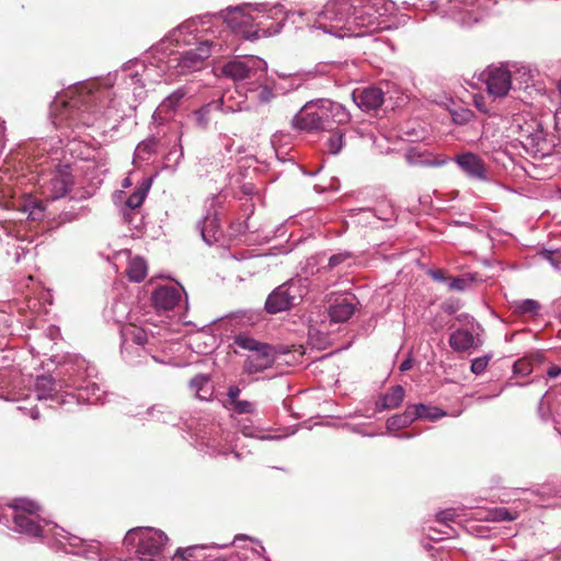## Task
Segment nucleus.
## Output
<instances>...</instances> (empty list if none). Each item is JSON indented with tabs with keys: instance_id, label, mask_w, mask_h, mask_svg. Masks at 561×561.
Here are the masks:
<instances>
[{
	"instance_id": "obj_1",
	"label": "nucleus",
	"mask_w": 561,
	"mask_h": 561,
	"mask_svg": "<svg viewBox=\"0 0 561 561\" xmlns=\"http://www.w3.org/2000/svg\"><path fill=\"white\" fill-rule=\"evenodd\" d=\"M164 44L151 47L154 62L130 60L101 82L78 84L57 95L51 104L53 123L69 141L85 129L105 135L146 98V82H159L168 73L171 78L199 71L211 54L208 39L182 53H165Z\"/></svg>"
},
{
	"instance_id": "obj_2",
	"label": "nucleus",
	"mask_w": 561,
	"mask_h": 561,
	"mask_svg": "<svg viewBox=\"0 0 561 561\" xmlns=\"http://www.w3.org/2000/svg\"><path fill=\"white\" fill-rule=\"evenodd\" d=\"M394 10L391 0H330L318 13V28L343 38L363 36L376 30H387L385 16Z\"/></svg>"
},
{
	"instance_id": "obj_3",
	"label": "nucleus",
	"mask_w": 561,
	"mask_h": 561,
	"mask_svg": "<svg viewBox=\"0 0 561 561\" xmlns=\"http://www.w3.org/2000/svg\"><path fill=\"white\" fill-rule=\"evenodd\" d=\"M10 508L12 510V525L9 528L12 530L31 537H48L51 533L56 545L67 553L82 556L85 561H102L98 546L83 545L80 538L56 526L49 529L43 527L36 515L39 506L34 501L23 497L15 499Z\"/></svg>"
},
{
	"instance_id": "obj_4",
	"label": "nucleus",
	"mask_w": 561,
	"mask_h": 561,
	"mask_svg": "<svg viewBox=\"0 0 561 561\" xmlns=\"http://www.w3.org/2000/svg\"><path fill=\"white\" fill-rule=\"evenodd\" d=\"M233 32L241 34L248 41H255L261 36L278 34L288 13L279 3L267 5L265 3H244L229 7L218 13Z\"/></svg>"
},
{
	"instance_id": "obj_5",
	"label": "nucleus",
	"mask_w": 561,
	"mask_h": 561,
	"mask_svg": "<svg viewBox=\"0 0 561 561\" xmlns=\"http://www.w3.org/2000/svg\"><path fill=\"white\" fill-rule=\"evenodd\" d=\"M350 113L340 103L329 99H318L307 102L293 117V126L297 129L332 130L335 125H344L350 121Z\"/></svg>"
},
{
	"instance_id": "obj_6",
	"label": "nucleus",
	"mask_w": 561,
	"mask_h": 561,
	"mask_svg": "<svg viewBox=\"0 0 561 561\" xmlns=\"http://www.w3.org/2000/svg\"><path fill=\"white\" fill-rule=\"evenodd\" d=\"M491 4L492 0H431L427 7L461 26H472L484 18Z\"/></svg>"
},
{
	"instance_id": "obj_7",
	"label": "nucleus",
	"mask_w": 561,
	"mask_h": 561,
	"mask_svg": "<svg viewBox=\"0 0 561 561\" xmlns=\"http://www.w3.org/2000/svg\"><path fill=\"white\" fill-rule=\"evenodd\" d=\"M167 542V535L151 527L133 528L124 538L125 547L134 550L140 561H161Z\"/></svg>"
},
{
	"instance_id": "obj_8",
	"label": "nucleus",
	"mask_w": 561,
	"mask_h": 561,
	"mask_svg": "<svg viewBox=\"0 0 561 561\" xmlns=\"http://www.w3.org/2000/svg\"><path fill=\"white\" fill-rule=\"evenodd\" d=\"M70 374L71 366L66 369L67 378L55 380L51 376H38L34 383L35 398L38 401H49V408H60L70 412L69 404L75 402V396L73 392L67 391L70 386H65V383H70Z\"/></svg>"
},
{
	"instance_id": "obj_9",
	"label": "nucleus",
	"mask_w": 561,
	"mask_h": 561,
	"mask_svg": "<svg viewBox=\"0 0 561 561\" xmlns=\"http://www.w3.org/2000/svg\"><path fill=\"white\" fill-rule=\"evenodd\" d=\"M220 72L234 82L260 83L266 77L267 62L254 55L238 56L225 62Z\"/></svg>"
},
{
	"instance_id": "obj_10",
	"label": "nucleus",
	"mask_w": 561,
	"mask_h": 561,
	"mask_svg": "<svg viewBox=\"0 0 561 561\" xmlns=\"http://www.w3.org/2000/svg\"><path fill=\"white\" fill-rule=\"evenodd\" d=\"M309 291L306 278H291L276 287L265 301L268 313H278L298 305Z\"/></svg>"
},
{
	"instance_id": "obj_11",
	"label": "nucleus",
	"mask_w": 561,
	"mask_h": 561,
	"mask_svg": "<svg viewBox=\"0 0 561 561\" xmlns=\"http://www.w3.org/2000/svg\"><path fill=\"white\" fill-rule=\"evenodd\" d=\"M82 369H85L83 362L71 366L70 383H65V386H70L71 389L77 391V393H73L75 402L69 404L71 411L81 402L89 404H103L105 402L106 391L98 382L83 377L81 374Z\"/></svg>"
},
{
	"instance_id": "obj_12",
	"label": "nucleus",
	"mask_w": 561,
	"mask_h": 561,
	"mask_svg": "<svg viewBox=\"0 0 561 561\" xmlns=\"http://www.w3.org/2000/svg\"><path fill=\"white\" fill-rule=\"evenodd\" d=\"M121 353L125 362L136 365L147 356L145 345L148 343V334L145 329L133 323L121 328Z\"/></svg>"
},
{
	"instance_id": "obj_13",
	"label": "nucleus",
	"mask_w": 561,
	"mask_h": 561,
	"mask_svg": "<svg viewBox=\"0 0 561 561\" xmlns=\"http://www.w3.org/2000/svg\"><path fill=\"white\" fill-rule=\"evenodd\" d=\"M241 111V102L230 104V94H222L220 99L213 100L192 112V119L194 125L199 129H206L213 121L215 112H222L225 114L236 113Z\"/></svg>"
},
{
	"instance_id": "obj_14",
	"label": "nucleus",
	"mask_w": 561,
	"mask_h": 561,
	"mask_svg": "<svg viewBox=\"0 0 561 561\" xmlns=\"http://www.w3.org/2000/svg\"><path fill=\"white\" fill-rule=\"evenodd\" d=\"M485 76L488 92L494 98H503L513 89L512 72L506 67H490Z\"/></svg>"
},
{
	"instance_id": "obj_15",
	"label": "nucleus",
	"mask_w": 561,
	"mask_h": 561,
	"mask_svg": "<svg viewBox=\"0 0 561 561\" xmlns=\"http://www.w3.org/2000/svg\"><path fill=\"white\" fill-rule=\"evenodd\" d=\"M482 328L479 323H471V329H458L449 335V346L455 352H468L471 348H478L483 341L480 336Z\"/></svg>"
},
{
	"instance_id": "obj_16",
	"label": "nucleus",
	"mask_w": 561,
	"mask_h": 561,
	"mask_svg": "<svg viewBox=\"0 0 561 561\" xmlns=\"http://www.w3.org/2000/svg\"><path fill=\"white\" fill-rule=\"evenodd\" d=\"M453 160L469 179L489 181L486 164L480 156L473 152H463L457 154Z\"/></svg>"
},
{
	"instance_id": "obj_17",
	"label": "nucleus",
	"mask_w": 561,
	"mask_h": 561,
	"mask_svg": "<svg viewBox=\"0 0 561 561\" xmlns=\"http://www.w3.org/2000/svg\"><path fill=\"white\" fill-rule=\"evenodd\" d=\"M73 185V176L71 174L70 165H58L53 172L47 186L48 196L51 199L65 197Z\"/></svg>"
},
{
	"instance_id": "obj_18",
	"label": "nucleus",
	"mask_w": 561,
	"mask_h": 561,
	"mask_svg": "<svg viewBox=\"0 0 561 561\" xmlns=\"http://www.w3.org/2000/svg\"><path fill=\"white\" fill-rule=\"evenodd\" d=\"M184 289L181 286H161L152 294V300L158 309L173 310L181 306Z\"/></svg>"
},
{
	"instance_id": "obj_19",
	"label": "nucleus",
	"mask_w": 561,
	"mask_h": 561,
	"mask_svg": "<svg viewBox=\"0 0 561 561\" xmlns=\"http://www.w3.org/2000/svg\"><path fill=\"white\" fill-rule=\"evenodd\" d=\"M357 304L358 301L353 295L336 297L328 310L330 320L335 323L346 322L354 314Z\"/></svg>"
},
{
	"instance_id": "obj_20",
	"label": "nucleus",
	"mask_w": 561,
	"mask_h": 561,
	"mask_svg": "<svg viewBox=\"0 0 561 561\" xmlns=\"http://www.w3.org/2000/svg\"><path fill=\"white\" fill-rule=\"evenodd\" d=\"M188 92L190 91L186 87H180L165 96L154 111L152 116L153 119L162 123V121L172 117L182 104L183 100L188 95Z\"/></svg>"
},
{
	"instance_id": "obj_21",
	"label": "nucleus",
	"mask_w": 561,
	"mask_h": 561,
	"mask_svg": "<svg viewBox=\"0 0 561 561\" xmlns=\"http://www.w3.org/2000/svg\"><path fill=\"white\" fill-rule=\"evenodd\" d=\"M275 354L268 344L261 346L256 352L250 353L244 362V371L255 374L273 366Z\"/></svg>"
},
{
	"instance_id": "obj_22",
	"label": "nucleus",
	"mask_w": 561,
	"mask_h": 561,
	"mask_svg": "<svg viewBox=\"0 0 561 561\" xmlns=\"http://www.w3.org/2000/svg\"><path fill=\"white\" fill-rule=\"evenodd\" d=\"M352 96L356 105L366 112L379 108L385 101L383 92L376 87L356 90L353 92Z\"/></svg>"
},
{
	"instance_id": "obj_23",
	"label": "nucleus",
	"mask_w": 561,
	"mask_h": 561,
	"mask_svg": "<svg viewBox=\"0 0 561 561\" xmlns=\"http://www.w3.org/2000/svg\"><path fill=\"white\" fill-rule=\"evenodd\" d=\"M216 14H214V16ZM211 18H213V14L206 13V14L198 15V16L186 20L184 23H182L180 26H178L170 33L169 39L176 42V43L185 42V39L182 38V35L199 32L198 25H204V24L208 23Z\"/></svg>"
},
{
	"instance_id": "obj_24",
	"label": "nucleus",
	"mask_w": 561,
	"mask_h": 561,
	"mask_svg": "<svg viewBox=\"0 0 561 561\" xmlns=\"http://www.w3.org/2000/svg\"><path fill=\"white\" fill-rule=\"evenodd\" d=\"M205 243L213 244L222 236L217 217L208 213L197 225Z\"/></svg>"
},
{
	"instance_id": "obj_25",
	"label": "nucleus",
	"mask_w": 561,
	"mask_h": 561,
	"mask_svg": "<svg viewBox=\"0 0 561 561\" xmlns=\"http://www.w3.org/2000/svg\"><path fill=\"white\" fill-rule=\"evenodd\" d=\"M457 510L455 508H447L445 511H440L436 514V522L440 525V529H432L428 534V537L432 540H440V535H445L450 537L454 533L453 528L449 526V522H456V518L458 517Z\"/></svg>"
},
{
	"instance_id": "obj_26",
	"label": "nucleus",
	"mask_w": 561,
	"mask_h": 561,
	"mask_svg": "<svg viewBox=\"0 0 561 561\" xmlns=\"http://www.w3.org/2000/svg\"><path fill=\"white\" fill-rule=\"evenodd\" d=\"M510 71L512 72V79L514 81L513 90H526L534 85L537 71L529 66L515 65Z\"/></svg>"
},
{
	"instance_id": "obj_27",
	"label": "nucleus",
	"mask_w": 561,
	"mask_h": 561,
	"mask_svg": "<svg viewBox=\"0 0 561 561\" xmlns=\"http://www.w3.org/2000/svg\"><path fill=\"white\" fill-rule=\"evenodd\" d=\"M404 394L405 391L402 386H393L388 392L380 396L376 402V410L381 412L398 408L403 402Z\"/></svg>"
},
{
	"instance_id": "obj_28",
	"label": "nucleus",
	"mask_w": 561,
	"mask_h": 561,
	"mask_svg": "<svg viewBox=\"0 0 561 561\" xmlns=\"http://www.w3.org/2000/svg\"><path fill=\"white\" fill-rule=\"evenodd\" d=\"M190 389L199 400H208L213 396V387L208 375L198 374L190 381Z\"/></svg>"
},
{
	"instance_id": "obj_29",
	"label": "nucleus",
	"mask_w": 561,
	"mask_h": 561,
	"mask_svg": "<svg viewBox=\"0 0 561 561\" xmlns=\"http://www.w3.org/2000/svg\"><path fill=\"white\" fill-rule=\"evenodd\" d=\"M279 82H274L273 88L276 92L286 94L290 91L298 90L304 84V79L297 75L278 73Z\"/></svg>"
},
{
	"instance_id": "obj_30",
	"label": "nucleus",
	"mask_w": 561,
	"mask_h": 561,
	"mask_svg": "<svg viewBox=\"0 0 561 561\" xmlns=\"http://www.w3.org/2000/svg\"><path fill=\"white\" fill-rule=\"evenodd\" d=\"M412 409H413L414 421L416 419H422V420H427V421H436V420L443 417L444 415H446V413L442 409H439L437 407H428L423 403L413 404Z\"/></svg>"
},
{
	"instance_id": "obj_31",
	"label": "nucleus",
	"mask_w": 561,
	"mask_h": 561,
	"mask_svg": "<svg viewBox=\"0 0 561 561\" xmlns=\"http://www.w3.org/2000/svg\"><path fill=\"white\" fill-rule=\"evenodd\" d=\"M126 274L129 280L135 283L142 282L147 276V263L141 257H134L129 261Z\"/></svg>"
},
{
	"instance_id": "obj_32",
	"label": "nucleus",
	"mask_w": 561,
	"mask_h": 561,
	"mask_svg": "<svg viewBox=\"0 0 561 561\" xmlns=\"http://www.w3.org/2000/svg\"><path fill=\"white\" fill-rule=\"evenodd\" d=\"M541 306L535 299H523L511 302V309L514 314H531L537 316Z\"/></svg>"
},
{
	"instance_id": "obj_33",
	"label": "nucleus",
	"mask_w": 561,
	"mask_h": 561,
	"mask_svg": "<svg viewBox=\"0 0 561 561\" xmlns=\"http://www.w3.org/2000/svg\"><path fill=\"white\" fill-rule=\"evenodd\" d=\"M414 422L412 405H409L402 414H396L387 420L389 431H398Z\"/></svg>"
},
{
	"instance_id": "obj_34",
	"label": "nucleus",
	"mask_w": 561,
	"mask_h": 561,
	"mask_svg": "<svg viewBox=\"0 0 561 561\" xmlns=\"http://www.w3.org/2000/svg\"><path fill=\"white\" fill-rule=\"evenodd\" d=\"M149 188H150V181H145L142 183V185L137 191H135L133 194H130L127 197V199L125 202L126 209L128 211H131V210L139 208L142 205Z\"/></svg>"
},
{
	"instance_id": "obj_35",
	"label": "nucleus",
	"mask_w": 561,
	"mask_h": 561,
	"mask_svg": "<svg viewBox=\"0 0 561 561\" xmlns=\"http://www.w3.org/2000/svg\"><path fill=\"white\" fill-rule=\"evenodd\" d=\"M405 160L410 164H422V165H427V167H442V165H445L448 161V159H446V158H443V159L424 158L421 153H419L414 149L407 151Z\"/></svg>"
},
{
	"instance_id": "obj_36",
	"label": "nucleus",
	"mask_w": 561,
	"mask_h": 561,
	"mask_svg": "<svg viewBox=\"0 0 561 561\" xmlns=\"http://www.w3.org/2000/svg\"><path fill=\"white\" fill-rule=\"evenodd\" d=\"M224 407L232 414H254L256 404L249 400L237 399L230 403H224Z\"/></svg>"
},
{
	"instance_id": "obj_37",
	"label": "nucleus",
	"mask_w": 561,
	"mask_h": 561,
	"mask_svg": "<svg viewBox=\"0 0 561 561\" xmlns=\"http://www.w3.org/2000/svg\"><path fill=\"white\" fill-rule=\"evenodd\" d=\"M158 147V139L156 137H149L139 142L135 149V159L148 160L150 154L156 152Z\"/></svg>"
},
{
	"instance_id": "obj_38",
	"label": "nucleus",
	"mask_w": 561,
	"mask_h": 561,
	"mask_svg": "<svg viewBox=\"0 0 561 561\" xmlns=\"http://www.w3.org/2000/svg\"><path fill=\"white\" fill-rule=\"evenodd\" d=\"M476 276L472 273H466L458 277H451L448 282V289L453 291H466L472 287Z\"/></svg>"
},
{
	"instance_id": "obj_39",
	"label": "nucleus",
	"mask_w": 561,
	"mask_h": 561,
	"mask_svg": "<svg viewBox=\"0 0 561 561\" xmlns=\"http://www.w3.org/2000/svg\"><path fill=\"white\" fill-rule=\"evenodd\" d=\"M151 419L157 420L162 423H175L176 415L172 412L168 411L167 407L162 404H157L151 407L146 412Z\"/></svg>"
},
{
	"instance_id": "obj_40",
	"label": "nucleus",
	"mask_w": 561,
	"mask_h": 561,
	"mask_svg": "<svg viewBox=\"0 0 561 561\" xmlns=\"http://www.w3.org/2000/svg\"><path fill=\"white\" fill-rule=\"evenodd\" d=\"M425 129L416 122L408 123L401 127V135L405 137L408 141H417L425 136Z\"/></svg>"
},
{
	"instance_id": "obj_41",
	"label": "nucleus",
	"mask_w": 561,
	"mask_h": 561,
	"mask_svg": "<svg viewBox=\"0 0 561 561\" xmlns=\"http://www.w3.org/2000/svg\"><path fill=\"white\" fill-rule=\"evenodd\" d=\"M234 344L240 348L249 351L250 353L256 352L261 348V346L266 345V343L259 342L248 334L237 335L234 337Z\"/></svg>"
},
{
	"instance_id": "obj_42",
	"label": "nucleus",
	"mask_w": 561,
	"mask_h": 561,
	"mask_svg": "<svg viewBox=\"0 0 561 561\" xmlns=\"http://www.w3.org/2000/svg\"><path fill=\"white\" fill-rule=\"evenodd\" d=\"M321 255H313L306 259V261L301 263V272L304 276H298L297 278L308 279L309 276L317 274L319 272V264L321 263ZM307 282L309 283V280Z\"/></svg>"
},
{
	"instance_id": "obj_43",
	"label": "nucleus",
	"mask_w": 561,
	"mask_h": 561,
	"mask_svg": "<svg viewBox=\"0 0 561 561\" xmlns=\"http://www.w3.org/2000/svg\"><path fill=\"white\" fill-rule=\"evenodd\" d=\"M515 375L527 376L533 371V360L530 357H523L516 360L513 365Z\"/></svg>"
},
{
	"instance_id": "obj_44",
	"label": "nucleus",
	"mask_w": 561,
	"mask_h": 561,
	"mask_svg": "<svg viewBox=\"0 0 561 561\" xmlns=\"http://www.w3.org/2000/svg\"><path fill=\"white\" fill-rule=\"evenodd\" d=\"M344 146V136L342 133H335L328 139V149L332 154H337Z\"/></svg>"
},
{
	"instance_id": "obj_45",
	"label": "nucleus",
	"mask_w": 561,
	"mask_h": 561,
	"mask_svg": "<svg viewBox=\"0 0 561 561\" xmlns=\"http://www.w3.org/2000/svg\"><path fill=\"white\" fill-rule=\"evenodd\" d=\"M198 549L197 546L187 547L185 549L179 548L174 553L173 561H196L195 551Z\"/></svg>"
},
{
	"instance_id": "obj_46",
	"label": "nucleus",
	"mask_w": 561,
	"mask_h": 561,
	"mask_svg": "<svg viewBox=\"0 0 561 561\" xmlns=\"http://www.w3.org/2000/svg\"><path fill=\"white\" fill-rule=\"evenodd\" d=\"M490 359L491 355H484L472 359L470 366L471 373L474 375L483 374L489 365Z\"/></svg>"
},
{
	"instance_id": "obj_47",
	"label": "nucleus",
	"mask_w": 561,
	"mask_h": 561,
	"mask_svg": "<svg viewBox=\"0 0 561 561\" xmlns=\"http://www.w3.org/2000/svg\"><path fill=\"white\" fill-rule=\"evenodd\" d=\"M352 259V253L348 251L339 252L336 254H333L329 259L328 267L330 270L337 267L339 265L343 264L347 260Z\"/></svg>"
},
{
	"instance_id": "obj_48",
	"label": "nucleus",
	"mask_w": 561,
	"mask_h": 561,
	"mask_svg": "<svg viewBox=\"0 0 561 561\" xmlns=\"http://www.w3.org/2000/svg\"><path fill=\"white\" fill-rule=\"evenodd\" d=\"M273 89H271L270 87L265 85V84H261L259 85V89L256 91V98L257 100L261 102V103H267L270 102L273 98H274V93H273Z\"/></svg>"
},
{
	"instance_id": "obj_49",
	"label": "nucleus",
	"mask_w": 561,
	"mask_h": 561,
	"mask_svg": "<svg viewBox=\"0 0 561 561\" xmlns=\"http://www.w3.org/2000/svg\"><path fill=\"white\" fill-rule=\"evenodd\" d=\"M113 316L116 322H121L127 312V306L123 301H115L113 304Z\"/></svg>"
},
{
	"instance_id": "obj_50",
	"label": "nucleus",
	"mask_w": 561,
	"mask_h": 561,
	"mask_svg": "<svg viewBox=\"0 0 561 561\" xmlns=\"http://www.w3.org/2000/svg\"><path fill=\"white\" fill-rule=\"evenodd\" d=\"M492 519L497 522L512 520L514 516L505 507H500L492 513Z\"/></svg>"
},
{
	"instance_id": "obj_51",
	"label": "nucleus",
	"mask_w": 561,
	"mask_h": 561,
	"mask_svg": "<svg viewBox=\"0 0 561 561\" xmlns=\"http://www.w3.org/2000/svg\"><path fill=\"white\" fill-rule=\"evenodd\" d=\"M241 392V389L238 386H230L227 391V398L225 399L224 403H230L237 399H239V394Z\"/></svg>"
},
{
	"instance_id": "obj_52",
	"label": "nucleus",
	"mask_w": 561,
	"mask_h": 561,
	"mask_svg": "<svg viewBox=\"0 0 561 561\" xmlns=\"http://www.w3.org/2000/svg\"><path fill=\"white\" fill-rule=\"evenodd\" d=\"M427 274L435 280V282H438V283H445V282H449V278H447L444 274V271L442 270H430L427 272Z\"/></svg>"
},
{
	"instance_id": "obj_53",
	"label": "nucleus",
	"mask_w": 561,
	"mask_h": 561,
	"mask_svg": "<svg viewBox=\"0 0 561 561\" xmlns=\"http://www.w3.org/2000/svg\"><path fill=\"white\" fill-rule=\"evenodd\" d=\"M224 94H230V104H236L241 102V111L244 108V96L239 94L237 91H227Z\"/></svg>"
},
{
	"instance_id": "obj_54",
	"label": "nucleus",
	"mask_w": 561,
	"mask_h": 561,
	"mask_svg": "<svg viewBox=\"0 0 561 561\" xmlns=\"http://www.w3.org/2000/svg\"><path fill=\"white\" fill-rule=\"evenodd\" d=\"M206 435H207V433H205V435H203L202 438L203 439H205V438L207 439L206 444L208 446H210L211 448H217V447L220 446V443H221L220 439H218L216 436L206 437ZM209 435H211V433Z\"/></svg>"
},
{
	"instance_id": "obj_55",
	"label": "nucleus",
	"mask_w": 561,
	"mask_h": 561,
	"mask_svg": "<svg viewBox=\"0 0 561 561\" xmlns=\"http://www.w3.org/2000/svg\"><path fill=\"white\" fill-rule=\"evenodd\" d=\"M470 115H471L470 112H463L462 114H455L454 121L456 123L462 124L469 119Z\"/></svg>"
},
{
	"instance_id": "obj_56",
	"label": "nucleus",
	"mask_w": 561,
	"mask_h": 561,
	"mask_svg": "<svg viewBox=\"0 0 561 561\" xmlns=\"http://www.w3.org/2000/svg\"><path fill=\"white\" fill-rule=\"evenodd\" d=\"M547 375L549 378H557V377L561 376V367H558V366L550 367L548 369Z\"/></svg>"
},
{
	"instance_id": "obj_57",
	"label": "nucleus",
	"mask_w": 561,
	"mask_h": 561,
	"mask_svg": "<svg viewBox=\"0 0 561 561\" xmlns=\"http://www.w3.org/2000/svg\"><path fill=\"white\" fill-rule=\"evenodd\" d=\"M239 427H240V430H241V432L243 433L244 436H252L253 435V430H252L251 426L239 424Z\"/></svg>"
},
{
	"instance_id": "obj_58",
	"label": "nucleus",
	"mask_w": 561,
	"mask_h": 561,
	"mask_svg": "<svg viewBox=\"0 0 561 561\" xmlns=\"http://www.w3.org/2000/svg\"><path fill=\"white\" fill-rule=\"evenodd\" d=\"M411 367H412V362H411L410 359H404V360L400 364V370H401V371L409 370Z\"/></svg>"
},
{
	"instance_id": "obj_59",
	"label": "nucleus",
	"mask_w": 561,
	"mask_h": 561,
	"mask_svg": "<svg viewBox=\"0 0 561 561\" xmlns=\"http://www.w3.org/2000/svg\"><path fill=\"white\" fill-rule=\"evenodd\" d=\"M542 256L548 260L552 265H556L553 261V252L552 251H545L542 252Z\"/></svg>"
},
{
	"instance_id": "obj_60",
	"label": "nucleus",
	"mask_w": 561,
	"mask_h": 561,
	"mask_svg": "<svg viewBox=\"0 0 561 561\" xmlns=\"http://www.w3.org/2000/svg\"><path fill=\"white\" fill-rule=\"evenodd\" d=\"M30 416L33 419V420H37L39 419V409L37 407L35 408H32L30 410Z\"/></svg>"
},
{
	"instance_id": "obj_61",
	"label": "nucleus",
	"mask_w": 561,
	"mask_h": 561,
	"mask_svg": "<svg viewBox=\"0 0 561 561\" xmlns=\"http://www.w3.org/2000/svg\"><path fill=\"white\" fill-rule=\"evenodd\" d=\"M5 126L4 122L0 119V147L2 146V138L4 135Z\"/></svg>"
},
{
	"instance_id": "obj_62",
	"label": "nucleus",
	"mask_w": 561,
	"mask_h": 561,
	"mask_svg": "<svg viewBox=\"0 0 561 561\" xmlns=\"http://www.w3.org/2000/svg\"><path fill=\"white\" fill-rule=\"evenodd\" d=\"M497 396H499V393H497V394H494V396H480V397L478 398V401L482 403V402H485V401H488V400H490V399H492V398H495V397H497Z\"/></svg>"
},
{
	"instance_id": "obj_63",
	"label": "nucleus",
	"mask_w": 561,
	"mask_h": 561,
	"mask_svg": "<svg viewBox=\"0 0 561 561\" xmlns=\"http://www.w3.org/2000/svg\"><path fill=\"white\" fill-rule=\"evenodd\" d=\"M397 437L400 438V439H409V438H412L413 435L409 434V433H403V434L397 435Z\"/></svg>"
},
{
	"instance_id": "obj_64",
	"label": "nucleus",
	"mask_w": 561,
	"mask_h": 561,
	"mask_svg": "<svg viewBox=\"0 0 561 561\" xmlns=\"http://www.w3.org/2000/svg\"><path fill=\"white\" fill-rule=\"evenodd\" d=\"M225 140L227 141V144H225L226 150L230 152L231 148H232V144H231L230 139L227 137H225Z\"/></svg>"
}]
</instances>
